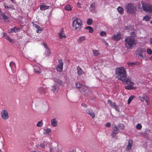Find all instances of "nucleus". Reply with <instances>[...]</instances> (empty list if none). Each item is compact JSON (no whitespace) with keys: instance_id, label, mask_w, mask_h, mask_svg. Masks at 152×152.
Wrapping results in <instances>:
<instances>
[{"instance_id":"nucleus-1","label":"nucleus","mask_w":152,"mask_h":152,"mask_svg":"<svg viewBox=\"0 0 152 152\" xmlns=\"http://www.w3.org/2000/svg\"><path fill=\"white\" fill-rule=\"evenodd\" d=\"M125 45L128 49H132L136 45L137 41L135 39L131 36H129L125 38Z\"/></svg>"},{"instance_id":"nucleus-2","label":"nucleus","mask_w":152,"mask_h":152,"mask_svg":"<svg viewBox=\"0 0 152 152\" xmlns=\"http://www.w3.org/2000/svg\"><path fill=\"white\" fill-rule=\"evenodd\" d=\"M116 74L118 75V79L121 80L126 77L127 74L125 69L124 67H119L116 69Z\"/></svg>"},{"instance_id":"nucleus-3","label":"nucleus","mask_w":152,"mask_h":152,"mask_svg":"<svg viewBox=\"0 0 152 152\" xmlns=\"http://www.w3.org/2000/svg\"><path fill=\"white\" fill-rule=\"evenodd\" d=\"M72 27L75 30H79L82 27V23L81 20L77 17H73L72 18Z\"/></svg>"},{"instance_id":"nucleus-4","label":"nucleus","mask_w":152,"mask_h":152,"mask_svg":"<svg viewBox=\"0 0 152 152\" xmlns=\"http://www.w3.org/2000/svg\"><path fill=\"white\" fill-rule=\"evenodd\" d=\"M128 13L135 14L136 10L135 7L131 3L128 4L125 6Z\"/></svg>"},{"instance_id":"nucleus-5","label":"nucleus","mask_w":152,"mask_h":152,"mask_svg":"<svg viewBox=\"0 0 152 152\" xmlns=\"http://www.w3.org/2000/svg\"><path fill=\"white\" fill-rule=\"evenodd\" d=\"M145 50L142 48H138L136 50V52L138 58L140 57L141 58L145 57Z\"/></svg>"},{"instance_id":"nucleus-6","label":"nucleus","mask_w":152,"mask_h":152,"mask_svg":"<svg viewBox=\"0 0 152 152\" xmlns=\"http://www.w3.org/2000/svg\"><path fill=\"white\" fill-rule=\"evenodd\" d=\"M142 9L144 11L152 12V4L143 3L142 4Z\"/></svg>"},{"instance_id":"nucleus-7","label":"nucleus","mask_w":152,"mask_h":152,"mask_svg":"<svg viewBox=\"0 0 152 152\" xmlns=\"http://www.w3.org/2000/svg\"><path fill=\"white\" fill-rule=\"evenodd\" d=\"M80 91L85 96H88L90 93V91L88 87L84 85L81 86Z\"/></svg>"},{"instance_id":"nucleus-8","label":"nucleus","mask_w":152,"mask_h":152,"mask_svg":"<svg viewBox=\"0 0 152 152\" xmlns=\"http://www.w3.org/2000/svg\"><path fill=\"white\" fill-rule=\"evenodd\" d=\"M58 62L59 64L56 67V69L58 72H61L63 71L64 64L62 60L61 59H58Z\"/></svg>"},{"instance_id":"nucleus-9","label":"nucleus","mask_w":152,"mask_h":152,"mask_svg":"<svg viewBox=\"0 0 152 152\" xmlns=\"http://www.w3.org/2000/svg\"><path fill=\"white\" fill-rule=\"evenodd\" d=\"M123 83H125L126 84H131L133 85L134 84V83L132 82L130 78L128 77H124L121 80Z\"/></svg>"},{"instance_id":"nucleus-10","label":"nucleus","mask_w":152,"mask_h":152,"mask_svg":"<svg viewBox=\"0 0 152 152\" xmlns=\"http://www.w3.org/2000/svg\"><path fill=\"white\" fill-rule=\"evenodd\" d=\"M1 118L3 119L6 120L7 119L9 116L7 111L5 110H3L1 112Z\"/></svg>"},{"instance_id":"nucleus-11","label":"nucleus","mask_w":152,"mask_h":152,"mask_svg":"<svg viewBox=\"0 0 152 152\" xmlns=\"http://www.w3.org/2000/svg\"><path fill=\"white\" fill-rule=\"evenodd\" d=\"M59 38L60 39H61L63 38H66V36L65 35L64 29L61 28L60 32L58 34Z\"/></svg>"},{"instance_id":"nucleus-12","label":"nucleus","mask_w":152,"mask_h":152,"mask_svg":"<svg viewBox=\"0 0 152 152\" xmlns=\"http://www.w3.org/2000/svg\"><path fill=\"white\" fill-rule=\"evenodd\" d=\"M121 38V34L120 33H118L116 34H114L112 37L114 40L118 41L120 40Z\"/></svg>"},{"instance_id":"nucleus-13","label":"nucleus","mask_w":152,"mask_h":152,"mask_svg":"<svg viewBox=\"0 0 152 152\" xmlns=\"http://www.w3.org/2000/svg\"><path fill=\"white\" fill-rule=\"evenodd\" d=\"M132 143L133 141L131 139H129V140L128 144L126 148V150L127 151H129V150L131 149L132 148Z\"/></svg>"},{"instance_id":"nucleus-14","label":"nucleus","mask_w":152,"mask_h":152,"mask_svg":"<svg viewBox=\"0 0 152 152\" xmlns=\"http://www.w3.org/2000/svg\"><path fill=\"white\" fill-rule=\"evenodd\" d=\"M3 37L7 40L10 42L13 43L14 42L13 40L8 36L7 34L6 33H3Z\"/></svg>"},{"instance_id":"nucleus-15","label":"nucleus","mask_w":152,"mask_h":152,"mask_svg":"<svg viewBox=\"0 0 152 152\" xmlns=\"http://www.w3.org/2000/svg\"><path fill=\"white\" fill-rule=\"evenodd\" d=\"M86 39V37L85 36H81L79 37L77 40V41L78 43H80Z\"/></svg>"},{"instance_id":"nucleus-16","label":"nucleus","mask_w":152,"mask_h":152,"mask_svg":"<svg viewBox=\"0 0 152 152\" xmlns=\"http://www.w3.org/2000/svg\"><path fill=\"white\" fill-rule=\"evenodd\" d=\"M54 80L55 83L57 85H64V83L63 82L58 78H55L54 79Z\"/></svg>"},{"instance_id":"nucleus-17","label":"nucleus","mask_w":152,"mask_h":152,"mask_svg":"<svg viewBox=\"0 0 152 152\" xmlns=\"http://www.w3.org/2000/svg\"><path fill=\"white\" fill-rule=\"evenodd\" d=\"M77 73L79 75H82L84 73V72L79 66H77Z\"/></svg>"},{"instance_id":"nucleus-18","label":"nucleus","mask_w":152,"mask_h":152,"mask_svg":"<svg viewBox=\"0 0 152 152\" xmlns=\"http://www.w3.org/2000/svg\"><path fill=\"white\" fill-rule=\"evenodd\" d=\"M86 112L87 114L91 115L93 118H94L95 117V114L92 112V110L90 109H87Z\"/></svg>"},{"instance_id":"nucleus-19","label":"nucleus","mask_w":152,"mask_h":152,"mask_svg":"<svg viewBox=\"0 0 152 152\" xmlns=\"http://www.w3.org/2000/svg\"><path fill=\"white\" fill-rule=\"evenodd\" d=\"M34 70L35 72L37 74H40L41 72V70L38 66H34Z\"/></svg>"},{"instance_id":"nucleus-20","label":"nucleus","mask_w":152,"mask_h":152,"mask_svg":"<svg viewBox=\"0 0 152 152\" xmlns=\"http://www.w3.org/2000/svg\"><path fill=\"white\" fill-rule=\"evenodd\" d=\"M51 125L53 127H56L57 126V122L55 118L51 120Z\"/></svg>"},{"instance_id":"nucleus-21","label":"nucleus","mask_w":152,"mask_h":152,"mask_svg":"<svg viewBox=\"0 0 152 152\" xmlns=\"http://www.w3.org/2000/svg\"><path fill=\"white\" fill-rule=\"evenodd\" d=\"M10 66L12 69L13 70H15L16 69V65L14 62L13 61H11L10 63Z\"/></svg>"},{"instance_id":"nucleus-22","label":"nucleus","mask_w":152,"mask_h":152,"mask_svg":"<svg viewBox=\"0 0 152 152\" xmlns=\"http://www.w3.org/2000/svg\"><path fill=\"white\" fill-rule=\"evenodd\" d=\"M95 3H93L91 4V6L89 8V9L93 12H95Z\"/></svg>"},{"instance_id":"nucleus-23","label":"nucleus","mask_w":152,"mask_h":152,"mask_svg":"<svg viewBox=\"0 0 152 152\" xmlns=\"http://www.w3.org/2000/svg\"><path fill=\"white\" fill-rule=\"evenodd\" d=\"M129 85H127L125 87V88L127 90H132L135 89V87L132 86L133 85L129 84Z\"/></svg>"},{"instance_id":"nucleus-24","label":"nucleus","mask_w":152,"mask_h":152,"mask_svg":"<svg viewBox=\"0 0 152 152\" xmlns=\"http://www.w3.org/2000/svg\"><path fill=\"white\" fill-rule=\"evenodd\" d=\"M0 15H1L2 18L5 20V21L7 22H8V20L7 21V20H8L9 19V18L6 15H5L3 13L1 12V10H0Z\"/></svg>"},{"instance_id":"nucleus-25","label":"nucleus","mask_w":152,"mask_h":152,"mask_svg":"<svg viewBox=\"0 0 152 152\" xmlns=\"http://www.w3.org/2000/svg\"><path fill=\"white\" fill-rule=\"evenodd\" d=\"M50 7L49 6H44V5H41L40 6V9L41 10H46L49 9Z\"/></svg>"},{"instance_id":"nucleus-26","label":"nucleus","mask_w":152,"mask_h":152,"mask_svg":"<svg viewBox=\"0 0 152 152\" xmlns=\"http://www.w3.org/2000/svg\"><path fill=\"white\" fill-rule=\"evenodd\" d=\"M117 10L118 12L121 14H123L124 13V10L123 8L121 7H119L117 8Z\"/></svg>"},{"instance_id":"nucleus-27","label":"nucleus","mask_w":152,"mask_h":152,"mask_svg":"<svg viewBox=\"0 0 152 152\" xmlns=\"http://www.w3.org/2000/svg\"><path fill=\"white\" fill-rule=\"evenodd\" d=\"M38 91L40 94H42L45 93V90L44 88L40 87L38 88Z\"/></svg>"},{"instance_id":"nucleus-28","label":"nucleus","mask_w":152,"mask_h":152,"mask_svg":"<svg viewBox=\"0 0 152 152\" xmlns=\"http://www.w3.org/2000/svg\"><path fill=\"white\" fill-rule=\"evenodd\" d=\"M86 29H88V32L90 33H92L94 31V30L93 28L90 26H88L86 27Z\"/></svg>"},{"instance_id":"nucleus-29","label":"nucleus","mask_w":152,"mask_h":152,"mask_svg":"<svg viewBox=\"0 0 152 152\" xmlns=\"http://www.w3.org/2000/svg\"><path fill=\"white\" fill-rule=\"evenodd\" d=\"M45 131L44 132V134L48 135L50 132H51V129H50L48 128L47 129H44Z\"/></svg>"},{"instance_id":"nucleus-30","label":"nucleus","mask_w":152,"mask_h":152,"mask_svg":"<svg viewBox=\"0 0 152 152\" xmlns=\"http://www.w3.org/2000/svg\"><path fill=\"white\" fill-rule=\"evenodd\" d=\"M108 103L109 104H111V106L113 108L115 105H116V104L114 102H113L110 99H108L107 101Z\"/></svg>"},{"instance_id":"nucleus-31","label":"nucleus","mask_w":152,"mask_h":152,"mask_svg":"<svg viewBox=\"0 0 152 152\" xmlns=\"http://www.w3.org/2000/svg\"><path fill=\"white\" fill-rule=\"evenodd\" d=\"M112 129L114 131L116 132L118 130V126H117L115 124H113L112 126Z\"/></svg>"},{"instance_id":"nucleus-32","label":"nucleus","mask_w":152,"mask_h":152,"mask_svg":"<svg viewBox=\"0 0 152 152\" xmlns=\"http://www.w3.org/2000/svg\"><path fill=\"white\" fill-rule=\"evenodd\" d=\"M118 130L119 129H124V128L125 126L124 125H123V124H119L118 125Z\"/></svg>"},{"instance_id":"nucleus-33","label":"nucleus","mask_w":152,"mask_h":152,"mask_svg":"<svg viewBox=\"0 0 152 152\" xmlns=\"http://www.w3.org/2000/svg\"><path fill=\"white\" fill-rule=\"evenodd\" d=\"M143 96L144 97L143 98L144 99L145 101L147 103V104L149 105V97L146 95H143Z\"/></svg>"},{"instance_id":"nucleus-34","label":"nucleus","mask_w":152,"mask_h":152,"mask_svg":"<svg viewBox=\"0 0 152 152\" xmlns=\"http://www.w3.org/2000/svg\"><path fill=\"white\" fill-rule=\"evenodd\" d=\"M65 10L70 11L71 10V6L69 4L66 5L65 7Z\"/></svg>"},{"instance_id":"nucleus-35","label":"nucleus","mask_w":152,"mask_h":152,"mask_svg":"<svg viewBox=\"0 0 152 152\" xmlns=\"http://www.w3.org/2000/svg\"><path fill=\"white\" fill-rule=\"evenodd\" d=\"M93 21L92 19H88L87 21V24L89 25H91L93 23Z\"/></svg>"},{"instance_id":"nucleus-36","label":"nucleus","mask_w":152,"mask_h":152,"mask_svg":"<svg viewBox=\"0 0 152 152\" xmlns=\"http://www.w3.org/2000/svg\"><path fill=\"white\" fill-rule=\"evenodd\" d=\"M43 124L42 121H39L36 124V126L38 127H41L43 125Z\"/></svg>"},{"instance_id":"nucleus-37","label":"nucleus","mask_w":152,"mask_h":152,"mask_svg":"<svg viewBox=\"0 0 152 152\" xmlns=\"http://www.w3.org/2000/svg\"><path fill=\"white\" fill-rule=\"evenodd\" d=\"M134 96H130L128 100V104H129L131 102V101H132L133 99L134 98Z\"/></svg>"},{"instance_id":"nucleus-38","label":"nucleus","mask_w":152,"mask_h":152,"mask_svg":"<svg viewBox=\"0 0 152 152\" xmlns=\"http://www.w3.org/2000/svg\"><path fill=\"white\" fill-rule=\"evenodd\" d=\"M43 45L44 47L47 49V52L50 53V50L49 49L47 45L45 43H43Z\"/></svg>"},{"instance_id":"nucleus-39","label":"nucleus","mask_w":152,"mask_h":152,"mask_svg":"<svg viewBox=\"0 0 152 152\" xmlns=\"http://www.w3.org/2000/svg\"><path fill=\"white\" fill-rule=\"evenodd\" d=\"M100 35L102 37H106L107 36V34L105 31H102L100 32Z\"/></svg>"},{"instance_id":"nucleus-40","label":"nucleus","mask_w":152,"mask_h":152,"mask_svg":"<svg viewBox=\"0 0 152 152\" xmlns=\"http://www.w3.org/2000/svg\"><path fill=\"white\" fill-rule=\"evenodd\" d=\"M93 52L94 54V55L96 56L99 54V51L96 50H93Z\"/></svg>"},{"instance_id":"nucleus-41","label":"nucleus","mask_w":152,"mask_h":152,"mask_svg":"<svg viewBox=\"0 0 152 152\" xmlns=\"http://www.w3.org/2000/svg\"><path fill=\"white\" fill-rule=\"evenodd\" d=\"M136 128L137 129L140 130L142 129V126L141 124H138L137 125Z\"/></svg>"},{"instance_id":"nucleus-42","label":"nucleus","mask_w":152,"mask_h":152,"mask_svg":"<svg viewBox=\"0 0 152 152\" xmlns=\"http://www.w3.org/2000/svg\"><path fill=\"white\" fill-rule=\"evenodd\" d=\"M75 84L76 87L79 88V90L80 91V87L82 85H81L80 83H76Z\"/></svg>"},{"instance_id":"nucleus-43","label":"nucleus","mask_w":152,"mask_h":152,"mask_svg":"<svg viewBox=\"0 0 152 152\" xmlns=\"http://www.w3.org/2000/svg\"><path fill=\"white\" fill-rule=\"evenodd\" d=\"M117 134V132L114 131L112 132L111 135L113 137H115V136Z\"/></svg>"},{"instance_id":"nucleus-44","label":"nucleus","mask_w":152,"mask_h":152,"mask_svg":"<svg viewBox=\"0 0 152 152\" xmlns=\"http://www.w3.org/2000/svg\"><path fill=\"white\" fill-rule=\"evenodd\" d=\"M150 19L148 15H146L143 18V19L146 21H149Z\"/></svg>"},{"instance_id":"nucleus-45","label":"nucleus","mask_w":152,"mask_h":152,"mask_svg":"<svg viewBox=\"0 0 152 152\" xmlns=\"http://www.w3.org/2000/svg\"><path fill=\"white\" fill-rule=\"evenodd\" d=\"M54 148H50V152H58L57 150H56L55 149L54 150Z\"/></svg>"},{"instance_id":"nucleus-46","label":"nucleus","mask_w":152,"mask_h":152,"mask_svg":"<svg viewBox=\"0 0 152 152\" xmlns=\"http://www.w3.org/2000/svg\"><path fill=\"white\" fill-rule=\"evenodd\" d=\"M147 52L149 54H151L152 53V50L150 49H148L147 50Z\"/></svg>"},{"instance_id":"nucleus-47","label":"nucleus","mask_w":152,"mask_h":152,"mask_svg":"<svg viewBox=\"0 0 152 152\" xmlns=\"http://www.w3.org/2000/svg\"><path fill=\"white\" fill-rule=\"evenodd\" d=\"M6 131L7 132H11L12 131V129L10 127H7L6 128Z\"/></svg>"},{"instance_id":"nucleus-48","label":"nucleus","mask_w":152,"mask_h":152,"mask_svg":"<svg viewBox=\"0 0 152 152\" xmlns=\"http://www.w3.org/2000/svg\"><path fill=\"white\" fill-rule=\"evenodd\" d=\"M56 87L55 86H53L52 87V91H53V92H55V91L56 90Z\"/></svg>"},{"instance_id":"nucleus-49","label":"nucleus","mask_w":152,"mask_h":152,"mask_svg":"<svg viewBox=\"0 0 152 152\" xmlns=\"http://www.w3.org/2000/svg\"><path fill=\"white\" fill-rule=\"evenodd\" d=\"M111 123L110 122L107 123L106 124V126L107 127H109L111 126Z\"/></svg>"},{"instance_id":"nucleus-50","label":"nucleus","mask_w":152,"mask_h":152,"mask_svg":"<svg viewBox=\"0 0 152 152\" xmlns=\"http://www.w3.org/2000/svg\"><path fill=\"white\" fill-rule=\"evenodd\" d=\"M42 30V28L41 27V28H38L36 31L37 32V33H39V32H40V31H41Z\"/></svg>"},{"instance_id":"nucleus-51","label":"nucleus","mask_w":152,"mask_h":152,"mask_svg":"<svg viewBox=\"0 0 152 152\" xmlns=\"http://www.w3.org/2000/svg\"><path fill=\"white\" fill-rule=\"evenodd\" d=\"M143 98V96L142 97H141L140 96H139V97L140 99L143 102H144V101L145 100Z\"/></svg>"},{"instance_id":"nucleus-52","label":"nucleus","mask_w":152,"mask_h":152,"mask_svg":"<svg viewBox=\"0 0 152 152\" xmlns=\"http://www.w3.org/2000/svg\"><path fill=\"white\" fill-rule=\"evenodd\" d=\"M131 35L132 37H134L135 35V33L134 32H132L131 33Z\"/></svg>"},{"instance_id":"nucleus-53","label":"nucleus","mask_w":152,"mask_h":152,"mask_svg":"<svg viewBox=\"0 0 152 152\" xmlns=\"http://www.w3.org/2000/svg\"><path fill=\"white\" fill-rule=\"evenodd\" d=\"M81 105L83 107H87V105H86V104L84 103H82L81 104Z\"/></svg>"},{"instance_id":"nucleus-54","label":"nucleus","mask_w":152,"mask_h":152,"mask_svg":"<svg viewBox=\"0 0 152 152\" xmlns=\"http://www.w3.org/2000/svg\"><path fill=\"white\" fill-rule=\"evenodd\" d=\"M113 108H114L116 110H118V107L117 105H115Z\"/></svg>"},{"instance_id":"nucleus-55","label":"nucleus","mask_w":152,"mask_h":152,"mask_svg":"<svg viewBox=\"0 0 152 152\" xmlns=\"http://www.w3.org/2000/svg\"><path fill=\"white\" fill-rule=\"evenodd\" d=\"M40 147H42V148H44L45 147V145L43 144H41L40 145Z\"/></svg>"},{"instance_id":"nucleus-56","label":"nucleus","mask_w":152,"mask_h":152,"mask_svg":"<svg viewBox=\"0 0 152 152\" xmlns=\"http://www.w3.org/2000/svg\"><path fill=\"white\" fill-rule=\"evenodd\" d=\"M13 32H16V30H17V28L16 27H14L13 28Z\"/></svg>"},{"instance_id":"nucleus-57","label":"nucleus","mask_w":152,"mask_h":152,"mask_svg":"<svg viewBox=\"0 0 152 152\" xmlns=\"http://www.w3.org/2000/svg\"><path fill=\"white\" fill-rule=\"evenodd\" d=\"M127 64L129 67L132 66V65L131 63H127Z\"/></svg>"},{"instance_id":"nucleus-58","label":"nucleus","mask_w":152,"mask_h":152,"mask_svg":"<svg viewBox=\"0 0 152 152\" xmlns=\"http://www.w3.org/2000/svg\"><path fill=\"white\" fill-rule=\"evenodd\" d=\"M9 8H10L12 10H14L15 9V8L13 6H11L9 7Z\"/></svg>"},{"instance_id":"nucleus-59","label":"nucleus","mask_w":152,"mask_h":152,"mask_svg":"<svg viewBox=\"0 0 152 152\" xmlns=\"http://www.w3.org/2000/svg\"><path fill=\"white\" fill-rule=\"evenodd\" d=\"M35 27L38 29V28H41V27L39 26L38 25L35 24Z\"/></svg>"},{"instance_id":"nucleus-60","label":"nucleus","mask_w":152,"mask_h":152,"mask_svg":"<svg viewBox=\"0 0 152 152\" xmlns=\"http://www.w3.org/2000/svg\"><path fill=\"white\" fill-rule=\"evenodd\" d=\"M4 7L5 8H9V7L8 6H6L5 5H4Z\"/></svg>"},{"instance_id":"nucleus-61","label":"nucleus","mask_w":152,"mask_h":152,"mask_svg":"<svg viewBox=\"0 0 152 152\" xmlns=\"http://www.w3.org/2000/svg\"><path fill=\"white\" fill-rule=\"evenodd\" d=\"M150 42L152 45V38H151L150 40Z\"/></svg>"},{"instance_id":"nucleus-62","label":"nucleus","mask_w":152,"mask_h":152,"mask_svg":"<svg viewBox=\"0 0 152 152\" xmlns=\"http://www.w3.org/2000/svg\"><path fill=\"white\" fill-rule=\"evenodd\" d=\"M131 63L132 64V66H133V65H135V63L134 62H132Z\"/></svg>"},{"instance_id":"nucleus-63","label":"nucleus","mask_w":152,"mask_h":152,"mask_svg":"<svg viewBox=\"0 0 152 152\" xmlns=\"http://www.w3.org/2000/svg\"><path fill=\"white\" fill-rule=\"evenodd\" d=\"M125 28L126 30H127V29H129V27H128L126 26L125 27Z\"/></svg>"},{"instance_id":"nucleus-64","label":"nucleus","mask_w":152,"mask_h":152,"mask_svg":"<svg viewBox=\"0 0 152 152\" xmlns=\"http://www.w3.org/2000/svg\"><path fill=\"white\" fill-rule=\"evenodd\" d=\"M10 31H11V32H13V28H11V29H10Z\"/></svg>"}]
</instances>
